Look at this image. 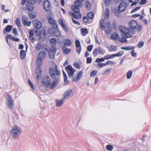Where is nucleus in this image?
<instances>
[{
	"label": "nucleus",
	"instance_id": "obj_55",
	"mask_svg": "<svg viewBox=\"0 0 151 151\" xmlns=\"http://www.w3.org/2000/svg\"><path fill=\"white\" fill-rule=\"evenodd\" d=\"M22 19L23 23H24L25 22L27 21L28 18L25 15H23Z\"/></svg>",
	"mask_w": 151,
	"mask_h": 151
},
{
	"label": "nucleus",
	"instance_id": "obj_9",
	"mask_svg": "<svg viewBox=\"0 0 151 151\" xmlns=\"http://www.w3.org/2000/svg\"><path fill=\"white\" fill-rule=\"evenodd\" d=\"M42 6L44 10L46 12H50L52 8L51 3L48 0H45L43 2Z\"/></svg>",
	"mask_w": 151,
	"mask_h": 151
},
{
	"label": "nucleus",
	"instance_id": "obj_4",
	"mask_svg": "<svg viewBox=\"0 0 151 151\" xmlns=\"http://www.w3.org/2000/svg\"><path fill=\"white\" fill-rule=\"evenodd\" d=\"M42 61L40 60L39 58H37L36 64L37 68L36 70V75L37 78L38 80L40 79L41 78L42 72L40 67L42 64Z\"/></svg>",
	"mask_w": 151,
	"mask_h": 151
},
{
	"label": "nucleus",
	"instance_id": "obj_40",
	"mask_svg": "<svg viewBox=\"0 0 151 151\" xmlns=\"http://www.w3.org/2000/svg\"><path fill=\"white\" fill-rule=\"evenodd\" d=\"M12 26L11 25L7 26L5 30L7 32H9L11 31L12 28Z\"/></svg>",
	"mask_w": 151,
	"mask_h": 151
},
{
	"label": "nucleus",
	"instance_id": "obj_12",
	"mask_svg": "<svg viewBox=\"0 0 151 151\" xmlns=\"http://www.w3.org/2000/svg\"><path fill=\"white\" fill-rule=\"evenodd\" d=\"M73 94V92L72 90L70 89H67L64 93L63 95L64 99H68Z\"/></svg>",
	"mask_w": 151,
	"mask_h": 151
},
{
	"label": "nucleus",
	"instance_id": "obj_56",
	"mask_svg": "<svg viewBox=\"0 0 151 151\" xmlns=\"http://www.w3.org/2000/svg\"><path fill=\"white\" fill-rule=\"evenodd\" d=\"M61 27L65 31L68 32V29L67 27V26L65 24H64L61 26Z\"/></svg>",
	"mask_w": 151,
	"mask_h": 151
},
{
	"label": "nucleus",
	"instance_id": "obj_31",
	"mask_svg": "<svg viewBox=\"0 0 151 151\" xmlns=\"http://www.w3.org/2000/svg\"><path fill=\"white\" fill-rule=\"evenodd\" d=\"M54 35L56 37H59L61 35V32L59 30L56 29L54 32Z\"/></svg>",
	"mask_w": 151,
	"mask_h": 151
},
{
	"label": "nucleus",
	"instance_id": "obj_32",
	"mask_svg": "<svg viewBox=\"0 0 151 151\" xmlns=\"http://www.w3.org/2000/svg\"><path fill=\"white\" fill-rule=\"evenodd\" d=\"M35 49L37 51H39L42 49V46L41 44L40 43H38L35 46Z\"/></svg>",
	"mask_w": 151,
	"mask_h": 151
},
{
	"label": "nucleus",
	"instance_id": "obj_27",
	"mask_svg": "<svg viewBox=\"0 0 151 151\" xmlns=\"http://www.w3.org/2000/svg\"><path fill=\"white\" fill-rule=\"evenodd\" d=\"M107 49L110 52L116 51L117 50L116 47L113 45H111L109 47H107Z\"/></svg>",
	"mask_w": 151,
	"mask_h": 151
},
{
	"label": "nucleus",
	"instance_id": "obj_11",
	"mask_svg": "<svg viewBox=\"0 0 151 151\" xmlns=\"http://www.w3.org/2000/svg\"><path fill=\"white\" fill-rule=\"evenodd\" d=\"M65 70L69 77H72L73 76L75 70L71 65H67L66 67Z\"/></svg>",
	"mask_w": 151,
	"mask_h": 151
},
{
	"label": "nucleus",
	"instance_id": "obj_57",
	"mask_svg": "<svg viewBox=\"0 0 151 151\" xmlns=\"http://www.w3.org/2000/svg\"><path fill=\"white\" fill-rule=\"evenodd\" d=\"M72 21L74 24H76L77 26H79L80 25V23L77 21H76L73 18V17H72Z\"/></svg>",
	"mask_w": 151,
	"mask_h": 151
},
{
	"label": "nucleus",
	"instance_id": "obj_39",
	"mask_svg": "<svg viewBox=\"0 0 151 151\" xmlns=\"http://www.w3.org/2000/svg\"><path fill=\"white\" fill-rule=\"evenodd\" d=\"M26 53L23 50H21L20 52V57L22 59H23L25 57Z\"/></svg>",
	"mask_w": 151,
	"mask_h": 151
},
{
	"label": "nucleus",
	"instance_id": "obj_53",
	"mask_svg": "<svg viewBox=\"0 0 151 151\" xmlns=\"http://www.w3.org/2000/svg\"><path fill=\"white\" fill-rule=\"evenodd\" d=\"M144 44V42L143 41H140L139 42L137 46L139 48H140L143 46Z\"/></svg>",
	"mask_w": 151,
	"mask_h": 151
},
{
	"label": "nucleus",
	"instance_id": "obj_28",
	"mask_svg": "<svg viewBox=\"0 0 151 151\" xmlns=\"http://www.w3.org/2000/svg\"><path fill=\"white\" fill-rule=\"evenodd\" d=\"M81 35L83 36H85L88 33V31L87 29L85 28H83L81 29Z\"/></svg>",
	"mask_w": 151,
	"mask_h": 151
},
{
	"label": "nucleus",
	"instance_id": "obj_19",
	"mask_svg": "<svg viewBox=\"0 0 151 151\" xmlns=\"http://www.w3.org/2000/svg\"><path fill=\"white\" fill-rule=\"evenodd\" d=\"M83 73L82 71H81L77 73V75L73 78V81L74 82H76L79 81L82 76Z\"/></svg>",
	"mask_w": 151,
	"mask_h": 151
},
{
	"label": "nucleus",
	"instance_id": "obj_10",
	"mask_svg": "<svg viewBox=\"0 0 151 151\" xmlns=\"http://www.w3.org/2000/svg\"><path fill=\"white\" fill-rule=\"evenodd\" d=\"M82 5V4L77 0L75 2V5L71 6V9L75 13H77L80 11L79 7Z\"/></svg>",
	"mask_w": 151,
	"mask_h": 151
},
{
	"label": "nucleus",
	"instance_id": "obj_64",
	"mask_svg": "<svg viewBox=\"0 0 151 151\" xmlns=\"http://www.w3.org/2000/svg\"><path fill=\"white\" fill-rule=\"evenodd\" d=\"M77 48L76 49V52L79 54L81 51V47H76Z\"/></svg>",
	"mask_w": 151,
	"mask_h": 151
},
{
	"label": "nucleus",
	"instance_id": "obj_54",
	"mask_svg": "<svg viewBox=\"0 0 151 151\" xmlns=\"http://www.w3.org/2000/svg\"><path fill=\"white\" fill-rule=\"evenodd\" d=\"M74 67L78 68V69H80L81 68V66L80 65V64L78 63H75L74 64Z\"/></svg>",
	"mask_w": 151,
	"mask_h": 151
},
{
	"label": "nucleus",
	"instance_id": "obj_42",
	"mask_svg": "<svg viewBox=\"0 0 151 151\" xmlns=\"http://www.w3.org/2000/svg\"><path fill=\"white\" fill-rule=\"evenodd\" d=\"M48 21L49 23L51 24H54L55 23V22L52 18L50 17L48 19Z\"/></svg>",
	"mask_w": 151,
	"mask_h": 151
},
{
	"label": "nucleus",
	"instance_id": "obj_48",
	"mask_svg": "<svg viewBox=\"0 0 151 151\" xmlns=\"http://www.w3.org/2000/svg\"><path fill=\"white\" fill-rule=\"evenodd\" d=\"M106 66L105 63H99L97 64V66L98 67L102 68V67Z\"/></svg>",
	"mask_w": 151,
	"mask_h": 151
},
{
	"label": "nucleus",
	"instance_id": "obj_50",
	"mask_svg": "<svg viewBox=\"0 0 151 151\" xmlns=\"http://www.w3.org/2000/svg\"><path fill=\"white\" fill-rule=\"evenodd\" d=\"M36 1V0H27V3L29 4H34Z\"/></svg>",
	"mask_w": 151,
	"mask_h": 151
},
{
	"label": "nucleus",
	"instance_id": "obj_3",
	"mask_svg": "<svg viewBox=\"0 0 151 151\" xmlns=\"http://www.w3.org/2000/svg\"><path fill=\"white\" fill-rule=\"evenodd\" d=\"M99 26L102 30H104L106 33L109 34L111 31L112 28L111 24L107 22L104 24L103 19H101L100 20Z\"/></svg>",
	"mask_w": 151,
	"mask_h": 151
},
{
	"label": "nucleus",
	"instance_id": "obj_49",
	"mask_svg": "<svg viewBox=\"0 0 151 151\" xmlns=\"http://www.w3.org/2000/svg\"><path fill=\"white\" fill-rule=\"evenodd\" d=\"M29 16L30 18L33 19L36 17V14L35 13H30L29 14Z\"/></svg>",
	"mask_w": 151,
	"mask_h": 151
},
{
	"label": "nucleus",
	"instance_id": "obj_46",
	"mask_svg": "<svg viewBox=\"0 0 151 151\" xmlns=\"http://www.w3.org/2000/svg\"><path fill=\"white\" fill-rule=\"evenodd\" d=\"M75 46L76 47H81L80 45V42L78 40H76Z\"/></svg>",
	"mask_w": 151,
	"mask_h": 151
},
{
	"label": "nucleus",
	"instance_id": "obj_33",
	"mask_svg": "<svg viewBox=\"0 0 151 151\" xmlns=\"http://www.w3.org/2000/svg\"><path fill=\"white\" fill-rule=\"evenodd\" d=\"M134 48V47L131 46H126L125 47H122L121 48V49H122L124 50H130L133 49Z\"/></svg>",
	"mask_w": 151,
	"mask_h": 151
},
{
	"label": "nucleus",
	"instance_id": "obj_52",
	"mask_svg": "<svg viewBox=\"0 0 151 151\" xmlns=\"http://www.w3.org/2000/svg\"><path fill=\"white\" fill-rule=\"evenodd\" d=\"M31 22L30 21H26L23 23V24L24 26L27 25L28 27H29L31 24Z\"/></svg>",
	"mask_w": 151,
	"mask_h": 151
},
{
	"label": "nucleus",
	"instance_id": "obj_44",
	"mask_svg": "<svg viewBox=\"0 0 151 151\" xmlns=\"http://www.w3.org/2000/svg\"><path fill=\"white\" fill-rule=\"evenodd\" d=\"M77 14H74L73 17L76 19H78L79 18H80L81 17V15L79 11L78 12L76 13Z\"/></svg>",
	"mask_w": 151,
	"mask_h": 151
},
{
	"label": "nucleus",
	"instance_id": "obj_6",
	"mask_svg": "<svg viewBox=\"0 0 151 151\" xmlns=\"http://www.w3.org/2000/svg\"><path fill=\"white\" fill-rule=\"evenodd\" d=\"M49 73L52 78H55L56 75L59 76L60 74V72L57 68V66L56 65L55 66V68H50L49 69Z\"/></svg>",
	"mask_w": 151,
	"mask_h": 151
},
{
	"label": "nucleus",
	"instance_id": "obj_62",
	"mask_svg": "<svg viewBox=\"0 0 151 151\" xmlns=\"http://www.w3.org/2000/svg\"><path fill=\"white\" fill-rule=\"evenodd\" d=\"M105 63L106 66L107 65H112L114 64V63L111 60H108Z\"/></svg>",
	"mask_w": 151,
	"mask_h": 151
},
{
	"label": "nucleus",
	"instance_id": "obj_58",
	"mask_svg": "<svg viewBox=\"0 0 151 151\" xmlns=\"http://www.w3.org/2000/svg\"><path fill=\"white\" fill-rule=\"evenodd\" d=\"M28 83L29 85H30V86L31 88L32 89H34V88L33 85L30 80H28Z\"/></svg>",
	"mask_w": 151,
	"mask_h": 151
},
{
	"label": "nucleus",
	"instance_id": "obj_37",
	"mask_svg": "<svg viewBox=\"0 0 151 151\" xmlns=\"http://www.w3.org/2000/svg\"><path fill=\"white\" fill-rule=\"evenodd\" d=\"M106 149L107 150L109 151H112L113 149V146L110 145H106Z\"/></svg>",
	"mask_w": 151,
	"mask_h": 151
},
{
	"label": "nucleus",
	"instance_id": "obj_47",
	"mask_svg": "<svg viewBox=\"0 0 151 151\" xmlns=\"http://www.w3.org/2000/svg\"><path fill=\"white\" fill-rule=\"evenodd\" d=\"M122 37L120 39L119 38V40L121 42H126L127 41V38H128L127 37Z\"/></svg>",
	"mask_w": 151,
	"mask_h": 151
},
{
	"label": "nucleus",
	"instance_id": "obj_60",
	"mask_svg": "<svg viewBox=\"0 0 151 151\" xmlns=\"http://www.w3.org/2000/svg\"><path fill=\"white\" fill-rule=\"evenodd\" d=\"M93 45H91L90 46H89L87 47V50L89 52H91L93 48Z\"/></svg>",
	"mask_w": 151,
	"mask_h": 151
},
{
	"label": "nucleus",
	"instance_id": "obj_13",
	"mask_svg": "<svg viewBox=\"0 0 151 151\" xmlns=\"http://www.w3.org/2000/svg\"><path fill=\"white\" fill-rule=\"evenodd\" d=\"M49 56L51 59H53L56 52V48L55 47H51L49 51Z\"/></svg>",
	"mask_w": 151,
	"mask_h": 151
},
{
	"label": "nucleus",
	"instance_id": "obj_1",
	"mask_svg": "<svg viewBox=\"0 0 151 151\" xmlns=\"http://www.w3.org/2000/svg\"><path fill=\"white\" fill-rule=\"evenodd\" d=\"M58 79H55L53 82L51 84V81L49 77H47L43 79L42 84L44 86L47 87H50L52 89L54 88L58 84Z\"/></svg>",
	"mask_w": 151,
	"mask_h": 151
},
{
	"label": "nucleus",
	"instance_id": "obj_34",
	"mask_svg": "<svg viewBox=\"0 0 151 151\" xmlns=\"http://www.w3.org/2000/svg\"><path fill=\"white\" fill-rule=\"evenodd\" d=\"M124 52L123 51H121L119 52L116 54H113L114 57H119L122 56L124 53Z\"/></svg>",
	"mask_w": 151,
	"mask_h": 151
},
{
	"label": "nucleus",
	"instance_id": "obj_16",
	"mask_svg": "<svg viewBox=\"0 0 151 151\" xmlns=\"http://www.w3.org/2000/svg\"><path fill=\"white\" fill-rule=\"evenodd\" d=\"M35 32L36 33V35L39 36L43 40L45 38L46 33L45 31L43 30L40 32L39 30H36Z\"/></svg>",
	"mask_w": 151,
	"mask_h": 151
},
{
	"label": "nucleus",
	"instance_id": "obj_20",
	"mask_svg": "<svg viewBox=\"0 0 151 151\" xmlns=\"http://www.w3.org/2000/svg\"><path fill=\"white\" fill-rule=\"evenodd\" d=\"M63 43L64 44V46H70L72 44V42L70 39H64L63 40Z\"/></svg>",
	"mask_w": 151,
	"mask_h": 151
},
{
	"label": "nucleus",
	"instance_id": "obj_29",
	"mask_svg": "<svg viewBox=\"0 0 151 151\" xmlns=\"http://www.w3.org/2000/svg\"><path fill=\"white\" fill-rule=\"evenodd\" d=\"M109 16V10L108 9H106L105 11V14L104 15V18L106 19H108Z\"/></svg>",
	"mask_w": 151,
	"mask_h": 151
},
{
	"label": "nucleus",
	"instance_id": "obj_22",
	"mask_svg": "<svg viewBox=\"0 0 151 151\" xmlns=\"http://www.w3.org/2000/svg\"><path fill=\"white\" fill-rule=\"evenodd\" d=\"M46 54L43 52H40L37 55V59H39L40 60H43L45 57Z\"/></svg>",
	"mask_w": 151,
	"mask_h": 151
},
{
	"label": "nucleus",
	"instance_id": "obj_30",
	"mask_svg": "<svg viewBox=\"0 0 151 151\" xmlns=\"http://www.w3.org/2000/svg\"><path fill=\"white\" fill-rule=\"evenodd\" d=\"M128 1L129 2L132 3L131 5V6L136 5L139 1V0H128Z\"/></svg>",
	"mask_w": 151,
	"mask_h": 151
},
{
	"label": "nucleus",
	"instance_id": "obj_51",
	"mask_svg": "<svg viewBox=\"0 0 151 151\" xmlns=\"http://www.w3.org/2000/svg\"><path fill=\"white\" fill-rule=\"evenodd\" d=\"M88 17L91 19H92L94 17V14L92 12H90L88 13Z\"/></svg>",
	"mask_w": 151,
	"mask_h": 151
},
{
	"label": "nucleus",
	"instance_id": "obj_45",
	"mask_svg": "<svg viewBox=\"0 0 151 151\" xmlns=\"http://www.w3.org/2000/svg\"><path fill=\"white\" fill-rule=\"evenodd\" d=\"M97 73L96 70H93L90 73V76L91 77H93L95 76Z\"/></svg>",
	"mask_w": 151,
	"mask_h": 151
},
{
	"label": "nucleus",
	"instance_id": "obj_15",
	"mask_svg": "<svg viewBox=\"0 0 151 151\" xmlns=\"http://www.w3.org/2000/svg\"><path fill=\"white\" fill-rule=\"evenodd\" d=\"M105 52L104 51H103V50L101 49V47H100L99 46L93 50V54L94 56H96L98 54L103 55Z\"/></svg>",
	"mask_w": 151,
	"mask_h": 151
},
{
	"label": "nucleus",
	"instance_id": "obj_41",
	"mask_svg": "<svg viewBox=\"0 0 151 151\" xmlns=\"http://www.w3.org/2000/svg\"><path fill=\"white\" fill-rule=\"evenodd\" d=\"M132 71L131 70H129L128 72L127 75V79H129L131 78L132 76Z\"/></svg>",
	"mask_w": 151,
	"mask_h": 151
},
{
	"label": "nucleus",
	"instance_id": "obj_17",
	"mask_svg": "<svg viewBox=\"0 0 151 151\" xmlns=\"http://www.w3.org/2000/svg\"><path fill=\"white\" fill-rule=\"evenodd\" d=\"M33 25L37 29H40L41 27L42 24V22L39 20L35 19L33 21Z\"/></svg>",
	"mask_w": 151,
	"mask_h": 151
},
{
	"label": "nucleus",
	"instance_id": "obj_63",
	"mask_svg": "<svg viewBox=\"0 0 151 151\" xmlns=\"http://www.w3.org/2000/svg\"><path fill=\"white\" fill-rule=\"evenodd\" d=\"M58 22L59 24L61 26L63 24H64L63 22V20L61 19H60L58 20Z\"/></svg>",
	"mask_w": 151,
	"mask_h": 151
},
{
	"label": "nucleus",
	"instance_id": "obj_5",
	"mask_svg": "<svg viewBox=\"0 0 151 151\" xmlns=\"http://www.w3.org/2000/svg\"><path fill=\"white\" fill-rule=\"evenodd\" d=\"M11 134L12 137L15 138L18 137L21 134L20 128L17 126L13 127L11 130Z\"/></svg>",
	"mask_w": 151,
	"mask_h": 151
},
{
	"label": "nucleus",
	"instance_id": "obj_59",
	"mask_svg": "<svg viewBox=\"0 0 151 151\" xmlns=\"http://www.w3.org/2000/svg\"><path fill=\"white\" fill-rule=\"evenodd\" d=\"M48 48V46L46 44H44L42 46V49L43 50H45L46 51H47Z\"/></svg>",
	"mask_w": 151,
	"mask_h": 151
},
{
	"label": "nucleus",
	"instance_id": "obj_36",
	"mask_svg": "<svg viewBox=\"0 0 151 151\" xmlns=\"http://www.w3.org/2000/svg\"><path fill=\"white\" fill-rule=\"evenodd\" d=\"M15 22L18 27L20 28L21 27V24L20 22V20L19 18H17L16 19Z\"/></svg>",
	"mask_w": 151,
	"mask_h": 151
},
{
	"label": "nucleus",
	"instance_id": "obj_23",
	"mask_svg": "<svg viewBox=\"0 0 151 151\" xmlns=\"http://www.w3.org/2000/svg\"><path fill=\"white\" fill-rule=\"evenodd\" d=\"M62 52L65 55H67L71 51L70 49H69L65 47H62Z\"/></svg>",
	"mask_w": 151,
	"mask_h": 151
},
{
	"label": "nucleus",
	"instance_id": "obj_8",
	"mask_svg": "<svg viewBox=\"0 0 151 151\" xmlns=\"http://www.w3.org/2000/svg\"><path fill=\"white\" fill-rule=\"evenodd\" d=\"M6 104L7 107L10 109H12L14 106V100L9 95H8L6 97Z\"/></svg>",
	"mask_w": 151,
	"mask_h": 151
},
{
	"label": "nucleus",
	"instance_id": "obj_25",
	"mask_svg": "<svg viewBox=\"0 0 151 151\" xmlns=\"http://www.w3.org/2000/svg\"><path fill=\"white\" fill-rule=\"evenodd\" d=\"M29 37L30 39L32 42H34L35 41V39L34 37V32L33 30H29Z\"/></svg>",
	"mask_w": 151,
	"mask_h": 151
},
{
	"label": "nucleus",
	"instance_id": "obj_2",
	"mask_svg": "<svg viewBox=\"0 0 151 151\" xmlns=\"http://www.w3.org/2000/svg\"><path fill=\"white\" fill-rule=\"evenodd\" d=\"M119 29L122 37L131 38L132 37V35L134 33V31L133 30H130L129 27L121 26L119 27Z\"/></svg>",
	"mask_w": 151,
	"mask_h": 151
},
{
	"label": "nucleus",
	"instance_id": "obj_14",
	"mask_svg": "<svg viewBox=\"0 0 151 151\" xmlns=\"http://www.w3.org/2000/svg\"><path fill=\"white\" fill-rule=\"evenodd\" d=\"M127 6V3L125 2H122L119 4L118 7V10L119 12L124 11Z\"/></svg>",
	"mask_w": 151,
	"mask_h": 151
},
{
	"label": "nucleus",
	"instance_id": "obj_24",
	"mask_svg": "<svg viewBox=\"0 0 151 151\" xmlns=\"http://www.w3.org/2000/svg\"><path fill=\"white\" fill-rule=\"evenodd\" d=\"M65 99H64L63 98L61 100H56V106L58 107L61 106L63 104V101Z\"/></svg>",
	"mask_w": 151,
	"mask_h": 151
},
{
	"label": "nucleus",
	"instance_id": "obj_38",
	"mask_svg": "<svg viewBox=\"0 0 151 151\" xmlns=\"http://www.w3.org/2000/svg\"><path fill=\"white\" fill-rule=\"evenodd\" d=\"M114 57L113 54L111 55H106L104 57V60H108L110 59L113 58Z\"/></svg>",
	"mask_w": 151,
	"mask_h": 151
},
{
	"label": "nucleus",
	"instance_id": "obj_7",
	"mask_svg": "<svg viewBox=\"0 0 151 151\" xmlns=\"http://www.w3.org/2000/svg\"><path fill=\"white\" fill-rule=\"evenodd\" d=\"M129 25L130 28L133 30L137 29V30L140 31L142 29V27L138 25L137 22L134 20L130 21Z\"/></svg>",
	"mask_w": 151,
	"mask_h": 151
},
{
	"label": "nucleus",
	"instance_id": "obj_35",
	"mask_svg": "<svg viewBox=\"0 0 151 151\" xmlns=\"http://www.w3.org/2000/svg\"><path fill=\"white\" fill-rule=\"evenodd\" d=\"M86 7L87 9L88 10H90L91 7V5L89 1H87L86 3Z\"/></svg>",
	"mask_w": 151,
	"mask_h": 151
},
{
	"label": "nucleus",
	"instance_id": "obj_18",
	"mask_svg": "<svg viewBox=\"0 0 151 151\" xmlns=\"http://www.w3.org/2000/svg\"><path fill=\"white\" fill-rule=\"evenodd\" d=\"M34 5L32 4H26L25 7L23 6L22 9L24 10H27L29 12H32L34 10Z\"/></svg>",
	"mask_w": 151,
	"mask_h": 151
},
{
	"label": "nucleus",
	"instance_id": "obj_21",
	"mask_svg": "<svg viewBox=\"0 0 151 151\" xmlns=\"http://www.w3.org/2000/svg\"><path fill=\"white\" fill-rule=\"evenodd\" d=\"M111 38L116 41H118L119 40V36L116 33L114 32L111 35Z\"/></svg>",
	"mask_w": 151,
	"mask_h": 151
},
{
	"label": "nucleus",
	"instance_id": "obj_43",
	"mask_svg": "<svg viewBox=\"0 0 151 151\" xmlns=\"http://www.w3.org/2000/svg\"><path fill=\"white\" fill-rule=\"evenodd\" d=\"M105 60L104 57L103 58H97L95 60L96 63H99L100 62H103Z\"/></svg>",
	"mask_w": 151,
	"mask_h": 151
},
{
	"label": "nucleus",
	"instance_id": "obj_26",
	"mask_svg": "<svg viewBox=\"0 0 151 151\" xmlns=\"http://www.w3.org/2000/svg\"><path fill=\"white\" fill-rule=\"evenodd\" d=\"M50 45L52 46V47H55L57 43V41L55 38H52L50 40Z\"/></svg>",
	"mask_w": 151,
	"mask_h": 151
},
{
	"label": "nucleus",
	"instance_id": "obj_61",
	"mask_svg": "<svg viewBox=\"0 0 151 151\" xmlns=\"http://www.w3.org/2000/svg\"><path fill=\"white\" fill-rule=\"evenodd\" d=\"M92 60V59L91 57L87 58L86 59V62L87 63H91Z\"/></svg>",
	"mask_w": 151,
	"mask_h": 151
}]
</instances>
